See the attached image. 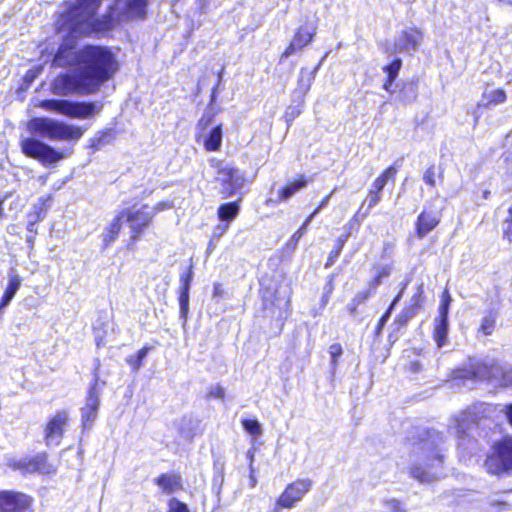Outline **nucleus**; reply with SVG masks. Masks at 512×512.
Here are the masks:
<instances>
[{"label": "nucleus", "instance_id": "nucleus-1", "mask_svg": "<svg viewBox=\"0 0 512 512\" xmlns=\"http://www.w3.org/2000/svg\"><path fill=\"white\" fill-rule=\"evenodd\" d=\"M117 69L116 57L109 48L87 45L78 50V67L72 73H63L54 79L52 93L58 96L93 94L113 77Z\"/></svg>", "mask_w": 512, "mask_h": 512}, {"label": "nucleus", "instance_id": "nucleus-2", "mask_svg": "<svg viewBox=\"0 0 512 512\" xmlns=\"http://www.w3.org/2000/svg\"><path fill=\"white\" fill-rule=\"evenodd\" d=\"M149 0H116L114 7L95 18L101 0H76L63 15L61 30L73 38L112 29L119 21L144 19Z\"/></svg>", "mask_w": 512, "mask_h": 512}, {"label": "nucleus", "instance_id": "nucleus-3", "mask_svg": "<svg viewBox=\"0 0 512 512\" xmlns=\"http://www.w3.org/2000/svg\"><path fill=\"white\" fill-rule=\"evenodd\" d=\"M27 128L31 134L52 141H78L86 130V128L47 117L32 118Z\"/></svg>", "mask_w": 512, "mask_h": 512}, {"label": "nucleus", "instance_id": "nucleus-4", "mask_svg": "<svg viewBox=\"0 0 512 512\" xmlns=\"http://www.w3.org/2000/svg\"><path fill=\"white\" fill-rule=\"evenodd\" d=\"M498 406L487 403H477L453 419V429L455 435L462 440L465 438H474L473 431L483 422L492 418Z\"/></svg>", "mask_w": 512, "mask_h": 512}, {"label": "nucleus", "instance_id": "nucleus-5", "mask_svg": "<svg viewBox=\"0 0 512 512\" xmlns=\"http://www.w3.org/2000/svg\"><path fill=\"white\" fill-rule=\"evenodd\" d=\"M39 106L46 111L77 119L92 118L102 109V105L95 102H78L64 99L43 100Z\"/></svg>", "mask_w": 512, "mask_h": 512}, {"label": "nucleus", "instance_id": "nucleus-6", "mask_svg": "<svg viewBox=\"0 0 512 512\" xmlns=\"http://www.w3.org/2000/svg\"><path fill=\"white\" fill-rule=\"evenodd\" d=\"M20 146L24 155L38 160L44 166L53 165L65 157L62 152L33 137L22 139Z\"/></svg>", "mask_w": 512, "mask_h": 512}, {"label": "nucleus", "instance_id": "nucleus-7", "mask_svg": "<svg viewBox=\"0 0 512 512\" xmlns=\"http://www.w3.org/2000/svg\"><path fill=\"white\" fill-rule=\"evenodd\" d=\"M485 467L491 474L512 470V437H505L497 443L494 452L487 457Z\"/></svg>", "mask_w": 512, "mask_h": 512}, {"label": "nucleus", "instance_id": "nucleus-8", "mask_svg": "<svg viewBox=\"0 0 512 512\" xmlns=\"http://www.w3.org/2000/svg\"><path fill=\"white\" fill-rule=\"evenodd\" d=\"M121 215L123 219L129 224L132 232L131 239L136 242L145 228L149 226L154 218V211L147 204L142 205L140 208H125L122 209Z\"/></svg>", "mask_w": 512, "mask_h": 512}, {"label": "nucleus", "instance_id": "nucleus-9", "mask_svg": "<svg viewBox=\"0 0 512 512\" xmlns=\"http://www.w3.org/2000/svg\"><path fill=\"white\" fill-rule=\"evenodd\" d=\"M216 180L220 184L219 193L223 199L237 194L245 183L244 174L232 166L220 170V176H217Z\"/></svg>", "mask_w": 512, "mask_h": 512}, {"label": "nucleus", "instance_id": "nucleus-10", "mask_svg": "<svg viewBox=\"0 0 512 512\" xmlns=\"http://www.w3.org/2000/svg\"><path fill=\"white\" fill-rule=\"evenodd\" d=\"M312 484V480L308 478L297 479L293 483H290L277 499L276 506L286 509L293 508L295 504L301 501L305 494L309 492Z\"/></svg>", "mask_w": 512, "mask_h": 512}, {"label": "nucleus", "instance_id": "nucleus-11", "mask_svg": "<svg viewBox=\"0 0 512 512\" xmlns=\"http://www.w3.org/2000/svg\"><path fill=\"white\" fill-rule=\"evenodd\" d=\"M317 33V24L314 22L306 21L303 25H301L293 35L290 44L284 50L281 55V60L284 58H288L297 52L301 51L303 48L308 46L314 39Z\"/></svg>", "mask_w": 512, "mask_h": 512}, {"label": "nucleus", "instance_id": "nucleus-12", "mask_svg": "<svg viewBox=\"0 0 512 512\" xmlns=\"http://www.w3.org/2000/svg\"><path fill=\"white\" fill-rule=\"evenodd\" d=\"M451 303V296L445 290L439 306V315L434 320L433 339L438 348H442L446 342L449 331L448 313Z\"/></svg>", "mask_w": 512, "mask_h": 512}, {"label": "nucleus", "instance_id": "nucleus-13", "mask_svg": "<svg viewBox=\"0 0 512 512\" xmlns=\"http://www.w3.org/2000/svg\"><path fill=\"white\" fill-rule=\"evenodd\" d=\"M101 387L97 374L94 375V383L88 391L85 405L81 409L82 424L84 429H90L97 418L100 405Z\"/></svg>", "mask_w": 512, "mask_h": 512}, {"label": "nucleus", "instance_id": "nucleus-14", "mask_svg": "<svg viewBox=\"0 0 512 512\" xmlns=\"http://www.w3.org/2000/svg\"><path fill=\"white\" fill-rule=\"evenodd\" d=\"M32 498L24 493L0 491V512H31Z\"/></svg>", "mask_w": 512, "mask_h": 512}, {"label": "nucleus", "instance_id": "nucleus-15", "mask_svg": "<svg viewBox=\"0 0 512 512\" xmlns=\"http://www.w3.org/2000/svg\"><path fill=\"white\" fill-rule=\"evenodd\" d=\"M68 422L66 411L57 412L45 427V443L47 446H58L64 435L65 426Z\"/></svg>", "mask_w": 512, "mask_h": 512}, {"label": "nucleus", "instance_id": "nucleus-16", "mask_svg": "<svg viewBox=\"0 0 512 512\" xmlns=\"http://www.w3.org/2000/svg\"><path fill=\"white\" fill-rule=\"evenodd\" d=\"M14 469L24 473H50L52 466L47 461L45 453H39L31 458H23L10 464Z\"/></svg>", "mask_w": 512, "mask_h": 512}, {"label": "nucleus", "instance_id": "nucleus-17", "mask_svg": "<svg viewBox=\"0 0 512 512\" xmlns=\"http://www.w3.org/2000/svg\"><path fill=\"white\" fill-rule=\"evenodd\" d=\"M193 266L190 265L185 273L180 275V293H179V306H180V318L183 319L184 324L187 322L189 313V298H190V287L193 279Z\"/></svg>", "mask_w": 512, "mask_h": 512}, {"label": "nucleus", "instance_id": "nucleus-18", "mask_svg": "<svg viewBox=\"0 0 512 512\" xmlns=\"http://www.w3.org/2000/svg\"><path fill=\"white\" fill-rule=\"evenodd\" d=\"M475 376L494 380L501 386H512V368L498 363L492 364L485 374L475 372Z\"/></svg>", "mask_w": 512, "mask_h": 512}, {"label": "nucleus", "instance_id": "nucleus-19", "mask_svg": "<svg viewBox=\"0 0 512 512\" xmlns=\"http://www.w3.org/2000/svg\"><path fill=\"white\" fill-rule=\"evenodd\" d=\"M440 222V215L434 211H422L416 221V233L418 238H424Z\"/></svg>", "mask_w": 512, "mask_h": 512}, {"label": "nucleus", "instance_id": "nucleus-20", "mask_svg": "<svg viewBox=\"0 0 512 512\" xmlns=\"http://www.w3.org/2000/svg\"><path fill=\"white\" fill-rule=\"evenodd\" d=\"M154 482L164 494H173L183 489L182 478L176 473H163Z\"/></svg>", "mask_w": 512, "mask_h": 512}, {"label": "nucleus", "instance_id": "nucleus-21", "mask_svg": "<svg viewBox=\"0 0 512 512\" xmlns=\"http://www.w3.org/2000/svg\"><path fill=\"white\" fill-rule=\"evenodd\" d=\"M421 33L420 31L414 30H405L399 35V37L395 41V47L399 51H415L420 43Z\"/></svg>", "mask_w": 512, "mask_h": 512}, {"label": "nucleus", "instance_id": "nucleus-22", "mask_svg": "<svg viewBox=\"0 0 512 512\" xmlns=\"http://www.w3.org/2000/svg\"><path fill=\"white\" fill-rule=\"evenodd\" d=\"M52 64L57 67H66L76 64V67H78V51H73L72 48L61 45L54 56Z\"/></svg>", "mask_w": 512, "mask_h": 512}, {"label": "nucleus", "instance_id": "nucleus-23", "mask_svg": "<svg viewBox=\"0 0 512 512\" xmlns=\"http://www.w3.org/2000/svg\"><path fill=\"white\" fill-rule=\"evenodd\" d=\"M381 200L382 195L380 193H378L377 191L369 190L366 199L362 203L358 212L354 215L353 219L355 221H360L366 218L369 214V211L375 206H377Z\"/></svg>", "mask_w": 512, "mask_h": 512}, {"label": "nucleus", "instance_id": "nucleus-24", "mask_svg": "<svg viewBox=\"0 0 512 512\" xmlns=\"http://www.w3.org/2000/svg\"><path fill=\"white\" fill-rule=\"evenodd\" d=\"M398 167L400 165H391L387 169H385L371 184L369 190L377 191L378 193H382L384 187L388 183V181H395L396 174L398 172Z\"/></svg>", "mask_w": 512, "mask_h": 512}, {"label": "nucleus", "instance_id": "nucleus-25", "mask_svg": "<svg viewBox=\"0 0 512 512\" xmlns=\"http://www.w3.org/2000/svg\"><path fill=\"white\" fill-rule=\"evenodd\" d=\"M240 205L238 202H228L218 207L217 215L220 221L230 223L239 214Z\"/></svg>", "mask_w": 512, "mask_h": 512}, {"label": "nucleus", "instance_id": "nucleus-26", "mask_svg": "<svg viewBox=\"0 0 512 512\" xmlns=\"http://www.w3.org/2000/svg\"><path fill=\"white\" fill-rule=\"evenodd\" d=\"M123 221L124 219L121 212H119L107 227L106 232L103 234V242L106 247L118 237Z\"/></svg>", "mask_w": 512, "mask_h": 512}, {"label": "nucleus", "instance_id": "nucleus-27", "mask_svg": "<svg viewBox=\"0 0 512 512\" xmlns=\"http://www.w3.org/2000/svg\"><path fill=\"white\" fill-rule=\"evenodd\" d=\"M222 126L217 125L216 127L212 128L207 137L204 140V147L207 151H218L221 148L222 145Z\"/></svg>", "mask_w": 512, "mask_h": 512}, {"label": "nucleus", "instance_id": "nucleus-28", "mask_svg": "<svg viewBox=\"0 0 512 512\" xmlns=\"http://www.w3.org/2000/svg\"><path fill=\"white\" fill-rule=\"evenodd\" d=\"M52 197H40L38 201L33 205L32 211L29 213V217H34L35 221H41L45 218L46 213L51 205Z\"/></svg>", "mask_w": 512, "mask_h": 512}, {"label": "nucleus", "instance_id": "nucleus-29", "mask_svg": "<svg viewBox=\"0 0 512 512\" xmlns=\"http://www.w3.org/2000/svg\"><path fill=\"white\" fill-rule=\"evenodd\" d=\"M306 185L307 180L304 177H301L300 179L289 183L279 191V201H287L297 191L306 187Z\"/></svg>", "mask_w": 512, "mask_h": 512}, {"label": "nucleus", "instance_id": "nucleus-30", "mask_svg": "<svg viewBox=\"0 0 512 512\" xmlns=\"http://www.w3.org/2000/svg\"><path fill=\"white\" fill-rule=\"evenodd\" d=\"M423 288L419 286L417 289V293H415L409 300V303L402 309V311L407 312L413 318L418 314L419 310L422 307L423 303Z\"/></svg>", "mask_w": 512, "mask_h": 512}, {"label": "nucleus", "instance_id": "nucleus-31", "mask_svg": "<svg viewBox=\"0 0 512 512\" xmlns=\"http://www.w3.org/2000/svg\"><path fill=\"white\" fill-rule=\"evenodd\" d=\"M113 139V131L107 129L105 131L98 132L93 138L90 139V147L93 150H99L103 146L109 144Z\"/></svg>", "mask_w": 512, "mask_h": 512}, {"label": "nucleus", "instance_id": "nucleus-32", "mask_svg": "<svg viewBox=\"0 0 512 512\" xmlns=\"http://www.w3.org/2000/svg\"><path fill=\"white\" fill-rule=\"evenodd\" d=\"M406 284L402 287L398 295L394 298L390 306L388 307L387 311L382 315V317L379 319L377 327H376V335L381 334L384 326L386 325L387 321L389 320L395 306L398 304V302L401 300L404 290H405Z\"/></svg>", "mask_w": 512, "mask_h": 512}, {"label": "nucleus", "instance_id": "nucleus-33", "mask_svg": "<svg viewBox=\"0 0 512 512\" xmlns=\"http://www.w3.org/2000/svg\"><path fill=\"white\" fill-rule=\"evenodd\" d=\"M410 474L421 483H430L439 477L437 472L426 471L419 466L411 467Z\"/></svg>", "mask_w": 512, "mask_h": 512}, {"label": "nucleus", "instance_id": "nucleus-34", "mask_svg": "<svg viewBox=\"0 0 512 512\" xmlns=\"http://www.w3.org/2000/svg\"><path fill=\"white\" fill-rule=\"evenodd\" d=\"M150 349V347L144 346L135 355H131L127 358L126 361L131 366L134 372H137L141 368L142 362L147 357Z\"/></svg>", "mask_w": 512, "mask_h": 512}, {"label": "nucleus", "instance_id": "nucleus-35", "mask_svg": "<svg viewBox=\"0 0 512 512\" xmlns=\"http://www.w3.org/2000/svg\"><path fill=\"white\" fill-rule=\"evenodd\" d=\"M497 315L493 311H489L481 321L480 331L484 335H491L496 325Z\"/></svg>", "mask_w": 512, "mask_h": 512}, {"label": "nucleus", "instance_id": "nucleus-36", "mask_svg": "<svg viewBox=\"0 0 512 512\" xmlns=\"http://www.w3.org/2000/svg\"><path fill=\"white\" fill-rule=\"evenodd\" d=\"M483 97L487 100L486 105H498L504 103L507 99L506 92L503 89L485 92Z\"/></svg>", "mask_w": 512, "mask_h": 512}, {"label": "nucleus", "instance_id": "nucleus-37", "mask_svg": "<svg viewBox=\"0 0 512 512\" xmlns=\"http://www.w3.org/2000/svg\"><path fill=\"white\" fill-rule=\"evenodd\" d=\"M348 234L347 235H344V236H341L337 239L336 241V247L334 250H332L328 256V259H327V262L325 264V267H330L334 264V262L337 260V258L339 257L347 239H348Z\"/></svg>", "mask_w": 512, "mask_h": 512}, {"label": "nucleus", "instance_id": "nucleus-38", "mask_svg": "<svg viewBox=\"0 0 512 512\" xmlns=\"http://www.w3.org/2000/svg\"><path fill=\"white\" fill-rule=\"evenodd\" d=\"M21 286V278L18 274L15 272H11L8 276V284L5 289V292L7 295H10L14 298L15 294L19 290Z\"/></svg>", "mask_w": 512, "mask_h": 512}, {"label": "nucleus", "instance_id": "nucleus-39", "mask_svg": "<svg viewBox=\"0 0 512 512\" xmlns=\"http://www.w3.org/2000/svg\"><path fill=\"white\" fill-rule=\"evenodd\" d=\"M329 354L331 357V369H332V372L334 373L338 367V361L343 354V348H342L341 344L334 343V344L330 345Z\"/></svg>", "mask_w": 512, "mask_h": 512}, {"label": "nucleus", "instance_id": "nucleus-40", "mask_svg": "<svg viewBox=\"0 0 512 512\" xmlns=\"http://www.w3.org/2000/svg\"><path fill=\"white\" fill-rule=\"evenodd\" d=\"M242 426L245 431L253 436H260L262 434V428L257 420L244 419L242 420Z\"/></svg>", "mask_w": 512, "mask_h": 512}, {"label": "nucleus", "instance_id": "nucleus-41", "mask_svg": "<svg viewBox=\"0 0 512 512\" xmlns=\"http://www.w3.org/2000/svg\"><path fill=\"white\" fill-rule=\"evenodd\" d=\"M325 58V56L323 57ZM324 59H322L320 61V63L315 67V69L310 73L309 77L307 78V81L306 83H304V77H303V69L301 70L300 72V78H299V89L300 91L303 93H306L308 92V90L310 89V86H311V83H312V80L314 79V76L317 72V70L320 68L322 62H323Z\"/></svg>", "mask_w": 512, "mask_h": 512}, {"label": "nucleus", "instance_id": "nucleus-42", "mask_svg": "<svg viewBox=\"0 0 512 512\" xmlns=\"http://www.w3.org/2000/svg\"><path fill=\"white\" fill-rule=\"evenodd\" d=\"M312 219H313V215H310L305 220L303 225L291 236V238H290V240L288 242V245L293 246V247H295L297 245L298 241L301 239V237L306 232L307 226L309 225V223L311 222Z\"/></svg>", "mask_w": 512, "mask_h": 512}, {"label": "nucleus", "instance_id": "nucleus-43", "mask_svg": "<svg viewBox=\"0 0 512 512\" xmlns=\"http://www.w3.org/2000/svg\"><path fill=\"white\" fill-rule=\"evenodd\" d=\"M402 61L401 59L397 58L394 59L389 65H386L383 67V70L385 73H387V77L396 79L398 76V73L401 69Z\"/></svg>", "mask_w": 512, "mask_h": 512}, {"label": "nucleus", "instance_id": "nucleus-44", "mask_svg": "<svg viewBox=\"0 0 512 512\" xmlns=\"http://www.w3.org/2000/svg\"><path fill=\"white\" fill-rule=\"evenodd\" d=\"M423 181L430 187L436 186V166H429L423 173Z\"/></svg>", "mask_w": 512, "mask_h": 512}, {"label": "nucleus", "instance_id": "nucleus-45", "mask_svg": "<svg viewBox=\"0 0 512 512\" xmlns=\"http://www.w3.org/2000/svg\"><path fill=\"white\" fill-rule=\"evenodd\" d=\"M503 236L511 241L512 237V206L508 209V214L502 225Z\"/></svg>", "mask_w": 512, "mask_h": 512}, {"label": "nucleus", "instance_id": "nucleus-46", "mask_svg": "<svg viewBox=\"0 0 512 512\" xmlns=\"http://www.w3.org/2000/svg\"><path fill=\"white\" fill-rule=\"evenodd\" d=\"M169 512H189L188 506L176 498H172L168 502Z\"/></svg>", "mask_w": 512, "mask_h": 512}, {"label": "nucleus", "instance_id": "nucleus-47", "mask_svg": "<svg viewBox=\"0 0 512 512\" xmlns=\"http://www.w3.org/2000/svg\"><path fill=\"white\" fill-rule=\"evenodd\" d=\"M411 319H413L412 316H410L407 312L401 311L395 318L394 325H397L398 329H400L401 327H404Z\"/></svg>", "mask_w": 512, "mask_h": 512}, {"label": "nucleus", "instance_id": "nucleus-48", "mask_svg": "<svg viewBox=\"0 0 512 512\" xmlns=\"http://www.w3.org/2000/svg\"><path fill=\"white\" fill-rule=\"evenodd\" d=\"M228 229H229V224L228 223H226V224H218V225H216L214 227L211 237L213 239L219 240L226 233V231Z\"/></svg>", "mask_w": 512, "mask_h": 512}, {"label": "nucleus", "instance_id": "nucleus-49", "mask_svg": "<svg viewBox=\"0 0 512 512\" xmlns=\"http://www.w3.org/2000/svg\"><path fill=\"white\" fill-rule=\"evenodd\" d=\"M208 397L216 398V399H224L225 390L220 385H216L210 388L208 392Z\"/></svg>", "mask_w": 512, "mask_h": 512}, {"label": "nucleus", "instance_id": "nucleus-50", "mask_svg": "<svg viewBox=\"0 0 512 512\" xmlns=\"http://www.w3.org/2000/svg\"><path fill=\"white\" fill-rule=\"evenodd\" d=\"M212 118L213 114L210 111H205L201 119L198 121V128H200L201 130L206 129L211 123Z\"/></svg>", "mask_w": 512, "mask_h": 512}, {"label": "nucleus", "instance_id": "nucleus-51", "mask_svg": "<svg viewBox=\"0 0 512 512\" xmlns=\"http://www.w3.org/2000/svg\"><path fill=\"white\" fill-rule=\"evenodd\" d=\"M372 294L371 289L365 291H359L355 297L352 299L358 305L364 303Z\"/></svg>", "mask_w": 512, "mask_h": 512}, {"label": "nucleus", "instance_id": "nucleus-52", "mask_svg": "<svg viewBox=\"0 0 512 512\" xmlns=\"http://www.w3.org/2000/svg\"><path fill=\"white\" fill-rule=\"evenodd\" d=\"M385 504L390 512H407L396 499L387 500Z\"/></svg>", "mask_w": 512, "mask_h": 512}, {"label": "nucleus", "instance_id": "nucleus-53", "mask_svg": "<svg viewBox=\"0 0 512 512\" xmlns=\"http://www.w3.org/2000/svg\"><path fill=\"white\" fill-rule=\"evenodd\" d=\"M210 165L216 169L217 171V176H220V170L222 169H225V168H229L230 165L228 164H225L223 161L219 160V159H216V158H212L210 160Z\"/></svg>", "mask_w": 512, "mask_h": 512}, {"label": "nucleus", "instance_id": "nucleus-54", "mask_svg": "<svg viewBox=\"0 0 512 512\" xmlns=\"http://www.w3.org/2000/svg\"><path fill=\"white\" fill-rule=\"evenodd\" d=\"M171 207H172L171 202L163 201V202L157 203L154 207H151V210L154 211V216H155L157 212L170 209Z\"/></svg>", "mask_w": 512, "mask_h": 512}, {"label": "nucleus", "instance_id": "nucleus-55", "mask_svg": "<svg viewBox=\"0 0 512 512\" xmlns=\"http://www.w3.org/2000/svg\"><path fill=\"white\" fill-rule=\"evenodd\" d=\"M334 279H335V274H331L328 276L327 282L324 286V293L329 294V295H331L333 293Z\"/></svg>", "mask_w": 512, "mask_h": 512}, {"label": "nucleus", "instance_id": "nucleus-56", "mask_svg": "<svg viewBox=\"0 0 512 512\" xmlns=\"http://www.w3.org/2000/svg\"><path fill=\"white\" fill-rule=\"evenodd\" d=\"M499 407H501L500 411L506 414L508 421L512 424V404L504 406L500 405Z\"/></svg>", "mask_w": 512, "mask_h": 512}, {"label": "nucleus", "instance_id": "nucleus-57", "mask_svg": "<svg viewBox=\"0 0 512 512\" xmlns=\"http://www.w3.org/2000/svg\"><path fill=\"white\" fill-rule=\"evenodd\" d=\"M387 275V273L385 272H382L380 273L371 283H370V288L372 292H374L376 290V288L381 284V278L382 276H385Z\"/></svg>", "mask_w": 512, "mask_h": 512}, {"label": "nucleus", "instance_id": "nucleus-58", "mask_svg": "<svg viewBox=\"0 0 512 512\" xmlns=\"http://www.w3.org/2000/svg\"><path fill=\"white\" fill-rule=\"evenodd\" d=\"M504 160L506 162V173L512 177V153L508 154Z\"/></svg>", "mask_w": 512, "mask_h": 512}, {"label": "nucleus", "instance_id": "nucleus-59", "mask_svg": "<svg viewBox=\"0 0 512 512\" xmlns=\"http://www.w3.org/2000/svg\"><path fill=\"white\" fill-rule=\"evenodd\" d=\"M12 299L13 297L4 293L0 301V311L8 306Z\"/></svg>", "mask_w": 512, "mask_h": 512}, {"label": "nucleus", "instance_id": "nucleus-60", "mask_svg": "<svg viewBox=\"0 0 512 512\" xmlns=\"http://www.w3.org/2000/svg\"><path fill=\"white\" fill-rule=\"evenodd\" d=\"M330 196H331V194H330V195H328V196H326V197L321 201V203L319 204V206L314 210V212L311 214V215H313V218L315 217V215H316V214H318V213H319V211H320L323 207H325V206L328 204L329 199H330Z\"/></svg>", "mask_w": 512, "mask_h": 512}, {"label": "nucleus", "instance_id": "nucleus-61", "mask_svg": "<svg viewBox=\"0 0 512 512\" xmlns=\"http://www.w3.org/2000/svg\"><path fill=\"white\" fill-rule=\"evenodd\" d=\"M250 475H249V482H250V487L251 488H254L256 485H257V479L254 475V467L252 465H250Z\"/></svg>", "mask_w": 512, "mask_h": 512}, {"label": "nucleus", "instance_id": "nucleus-62", "mask_svg": "<svg viewBox=\"0 0 512 512\" xmlns=\"http://www.w3.org/2000/svg\"><path fill=\"white\" fill-rule=\"evenodd\" d=\"M217 241H218V240L213 239V238L211 237V239H210V241H209V243H208V247H207V254H211V253L214 251V249L216 248V242H217Z\"/></svg>", "mask_w": 512, "mask_h": 512}, {"label": "nucleus", "instance_id": "nucleus-63", "mask_svg": "<svg viewBox=\"0 0 512 512\" xmlns=\"http://www.w3.org/2000/svg\"><path fill=\"white\" fill-rule=\"evenodd\" d=\"M358 307V304L355 303L353 300L347 305V310L350 312V314L354 315L356 312V309Z\"/></svg>", "mask_w": 512, "mask_h": 512}, {"label": "nucleus", "instance_id": "nucleus-64", "mask_svg": "<svg viewBox=\"0 0 512 512\" xmlns=\"http://www.w3.org/2000/svg\"><path fill=\"white\" fill-rule=\"evenodd\" d=\"M395 79L393 78H390V77H387V80L385 81L384 85H383V88L386 90V91H391V86L393 84Z\"/></svg>", "mask_w": 512, "mask_h": 512}]
</instances>
